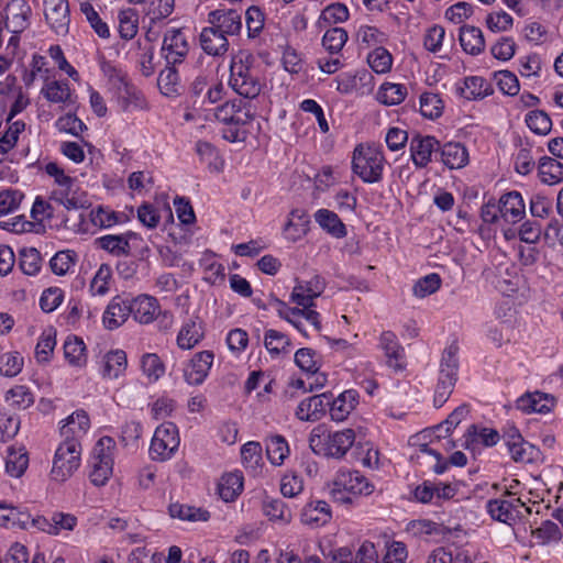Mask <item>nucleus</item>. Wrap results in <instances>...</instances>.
I'll return each instance as SVG.
<instances>
[{"instance_id":"1","label":"nucleus","mask_w":563,"mask_h":563,"mask_svg":"<svg viewBox=\"0 0 563 563\" xmlns=\"http://www.w3.org/2000/svg\"><path fill=\"white\" fill-rule=\"evenodd\" d=\"M355 438L353 429L331 431L327 424L320 423L311 430L308 443L319 456L342 460L353 446Z\"/></svg>"},{"instance_id":"2","label":"nucleus","mask_w":563,"mask_h":563,"mask_svg":"<svg viewBox=\"0 0 563 563\" xmlns=\"http://www.w3.org/2000/svg\"><path fill=\"white\" fill-rule=\"evenodd\" d=\"M254 57L247 51H240L232 56L230 63L229 86L244 99L260 96L263 84L253 67Z\"/></svg>"},{"instance_id":"3","label":"nucleus","mask_w":563,"mask_h":563,"mask_svg":"<svg viewBox=\"0 0 563 563\" xmlns=\"http://www.w3.org/2000/svg\"><path fill=\"white\" fill-rule=\"evenodd\" d=\"M375 486L360 471L341 468L336 472L330 490L334 503L341 506H356L358 498L369 496Z\"/></svg>"},{"instance_id":"4","label":"nucleus","mask_w":563,"mask_h":563,"mask_svg":"<svg viewBox=\"0 0 563 563\" xmlns=\"http://www.w3.org/2000/svg\"><path fill=\"white\" fill-rule=\"evenodd\" d=\"M214 119L223 123L222 136L229 142L243 141L245 133L241 126L249 124L254 119V109L250 101L233 99L213 109Z\"/></svg>"},{"instance_id":"5","label":"nucleus","mask_w":563,"mask_h":563,"mask_svg":"<svg viewBox=\"0 0 563 563\" xmlns=\"http://www.w3.org/2000/svg\"><path fill=\"white\" fill-rule=\"evenodd\" d=\"M385 157L375 145L360 144L354 148L352 170L364 183L375 184L382 180Z\"/></svg>"},{"instance_id":"6","label":"nucleus","mask_w":563,"mask_h":563,"mask_svg":"<svg viewBox=\"0 0 563 563\" xmlns=\"http://www.w3.org/2000/svg\"><path fill=\"white\" fill-rule=\"evenodd\" d=\"M114 441L110 437H102L93 446L89 461V478L95 486H104L112 475L113 457L111 450Z\"/></svg>"},{"instance_id":"7","label":"nucleus","mask_w":563,"mask_h":563,"mask_svg":"<svg viewBox=\"0 0 563 563\" xmlns=\"http://www.w3.org/2000/svg\"><path fill=\"white\" fill-rule=\"evenodd\" d=\"M179 444L177 426L173 422H164L154 431L148 450L150 457L156 462H166L174 457Z\"/></svg>"},{"instance_id":"8","label":"nucleus","mask_w":563,"mask_h":563,"mask_svg":"<svg viewBox=\"0 0 563 563\" xmlns=\"http://www.w3.org/2000/svg\"><path fill=\"white\" fill-rule=\"evenodd\" d=\"M80 465V443L76 440L63 441L55 451L51 476L56 482H65Z\"/></svg>"},{"instance_id":"9","label":"nucleus","mask_w":563,"mask_h":563,"mask_svg":"<svg viewBox=\"0 0 563 563\" xmlns=\"http://www.w3.org/2000/svg\"><path fill=\"white\" fill-rule=\"evenodd\" d=\"M214 354L205 350L197 352L183 368L184 380L190 386H200L205 383L213 365Z\"/></svg>"},{"instance_id":"10","label":"nucleus","mask_w":563,"mask_h":563,"mask_svg":"<svg viewBox=\"0 0 563 563\" xmlns=\"http://www.w3.org/2000/svg\"><path fill=\"white\" fill-rule=\"evenodd\" d=\"M162 52L168 65L183 63L189 52V44L183 29H169L165 32Z\"/></svg>"},{"instance_id":"11","label":"nucleus","mask_w":563,"mask_h":563,"mask_svg":"<svg viewBox=\"0 0 563 563\" xmlns=\"http://www.w3.org/2000/svg\"><path fill=\"white\" fill-rule=\"evenodd\" d=\"M131 317V297L128 295L114 296L106 307L102 314V324L113 331L122 327Z\"/></svg>"},{"instance_id":"12","label":"nucleus","mask_w":563,"mask_h":563,"mask_svg":"<svg viewBox=\"0 0 563 563\" xmlns=\"http://www.w3.org/2000/svg\"><path fill=\"white\" fill-rule=\"evenodd\" d=\"M378 347L383 351L386 365L395 372L406 368V353L397 335L393 331H383L378 339Z\"/></svg>"},{"instance_id":"13","label":"nucleus","mask_w":563,"mask_h":563,"mask_svg":"<svg viewBox=\"0 0 563 563\" xmlns=\"http://www.w3.org/2000/svg\"><path fill=\"white\" fill-rule=\"evenodd\" d=\"M44 15L47 24L57 35L68 33L70 23L68 0H44Z\"/></svg>"},{"instance_id":"14","label":"nucleus","mask_w":563,"mask_h":563,"mask_svg":"<svg viewBox=\"0 0 563 563\" xmlns=\"http://www.w3.org/2000/svg\"><path fill=\"white\" fill-rule=\"evenodd\" d=\"M37 516L19 507L0 503V527L38 531Z\"/></svg>"},{"instance_id":"15","label":"nucleus","mask_w":563,"mask_h":563,"mask_svg":"<svg viewBox=\"0 0 563 563\" xmlns=\"http://www.w3.org/2000/svg\"><path fill=\"white\" fill-rule=\"evenodd\" d=\"M5 29L13 34H21L30 25L32 14L27 0H10L4 9Z\"/></svg>"},{"instance_id":"16","label":"nucleus","mask_w":563,"mask_h":563,"mask_svg":"<svg viewBox=\"0 0 563 563\" xmlns=\"http://www.w3.org/2000/svg\"><path fill=\"white\" fill-rule=\"evenodd\" d=\"M162 313L159 301L147 294L131 297V316L140 324H151Z\"/></svg>"},{"instance_id":"17","label":"nucleus","mask_w":563,"mask_h":563,"mask_svg":"<svg viewBox=\"0 0 563 563\" xmlns=\"http://www.w3.org/2000/svg\"><path fill=\"white\" fill-rule=\"evenodd\" d=\"M330 393H322L302 399L296 409V417L301 421H318L329 411Z\"/></svg>"},{"instance_id":"18","label":"nucleus","mask_w":563,"mask_h":563,"mask_svg":"<svg viewBox=\"0 0 563 563\" xmlns=\"http://www.w3.org/2000/svg\"><path fill=\"white\" fill-rule=\"evenodd\" d=\"M556 405L554 396L542 391H532L521 395L516 400V408L523 413H549Z\"/></svg>"},{"instance_id":"19","label":"nucleus","mask_w":563,"mask_h":563,"mask_svg":"<svg viewBox=\"0 0 563 563\" xmlns=\"http://www.w3.org/2000/svg\"><path fill=\"white\" fill-rule=\"evenodd\" d=\"M112 95L123 112L145 110L148 108L144 93L130 80L121 87H118Z\"/></svg>"},{"instance_id":"20","label":"nucleus","mask_w":563,"mask_h":563,"mask_svg":"<svg viewBox=\"0 0 563 563\" xmlns=\"http://www.w3.org/2000/svg\"><path fill=\"white\" fill-rule=\"evenodd\" d=\"M205 338L203 321L198 314L185 320L178 331L176 343L180 350H191Z\"/></svg>"},{"instance_id":"21","label":"nucleus","mask_w":563,"mask_h":563,"mask_svg":"<svg viewBox=\"0 0 563 563\" xmlns=\"http://www.w3.org/2000/svg\"><path fill=\"white\" fill-rule=\"evenodd\" d=\"M440 148L439 141L430 135H415L410 141V154L413 164L419 167H426L432 159V155Z\"/></svg>"},{"instance_id":"22","label":"nucleus","mask_w":563,"mask_h":563,"mask_svg":"<svg viewBox=\"0 0 563 563\" xmlns=\"http://www.w3.org/2000/svg\"><path fill=\"white\" fill-rule=\"evenodd\" d=\"M324 289L323 279L314 275L307 282L298 283L291 291V301L296 305L310 308L313 306V300L321 295Z\"/></svg>"},{"instance_id":"23","label":"nucleus","mask_w":563,"mask_h":563,"mask_svg":"<svg viewBox=\"0 0 563 563\" xmlns=\"http://www.w3.org/2000/svg\"><path fill=\"white\" fill-rule=\"evenodd\" d=\"M329 415L335 422L344 421L358 404V393L355 389L342 391L336 398L330 394Z\"/></svg>"},{"instance_id":"24","label":"nucleus","mask_w":563,"mask_h":563,"mask_svg":"<svg viewBox=\"0 0 563 563\" xmlns=\"http://www.w3.org/2000/svg\"><path fill=\"white\" fill-rule=\"evenodd\" d=\"M38 531L51 536H58L62 531H73L77 526V518L71 514L54 511L49 518L37 515Z\"/></svg>"},{"instance_id":"25","label":"nucleus","mask_w":563,"mask_h":563,"mask_svg":"<svg viewBox=\"0 0 563 563\" xmlns=\"http://www.w3.org/2000/svg\"><path fill=\"white\" fill-rule=\"evenodd\" d=\"M209 22L224 35H236L242 29V16L233 9H218L208 15Z\"/></svg>"},{"instance_id":"26","label":"nucleus","mask_w":563,"mask_h":563,"mask_svg":"<svg viewBox=\"0 0 563 563\" xmlns=\"http://www.w3.org/2000/svg\"><path fill=\"white\" fill-rule=\"evenodd\" d=\"M199 42L202 51L210 56H222L229 49L227 35L213 25L202 29Z\"/></svg>"},{"instance_id":"27","label":"nucleus","mask_w":563,"mask_h":563,"mask_svg":"<svg viewBox=\"0 0 563 563\" xmlns=\"http://www.w3.org/2000/svg\"><path fill=\"white\" fill-rule=\"evenodd\" d=\"M262 510L271 522L280 527L289 525L292 520L291 508L282 498L266 496L262 501Z\"/></svg>"},{"instance_id":"28","label":"nucleus","mask_w":563,"mask_h":563,"mask_svg":"<svg viewBox=\"0 0 563 563\" xmlns=\"http://www.w3.org/2000/svg\"><path fill=\"white\" fill-rule=\"evenodd\" d=\"M459 95L466 100H483L494 93L492 84L481 76H468L463 85L456 88Z\"/></svg>"},{"instance_id":"29","label":"nucleus","mask_w":563,"mask_h":563,"mask_svg":"<svg viewBox=\"0 0 563 563\" xmlns=\"http://www.w3.org/2000/svg\"><path fill=\"white\" fill-rule=\"evenodd\" d=\"M499 205L501 218L508 223L519 222L526 213L523 198L516 190L504 194L499 199Z\"/></svg>"},{"instance_id":"30","label":"nucleus","mask_w":563,"mask_h":563,"mask_svg":"<svg viewBox=\"0 0 563 563\" xmlns=\"http://www.w3.org/2000/svg\"><path fill=\"white\" fill-rule=\"evenodd\" d=\"M90 427V420L86 411L77 410L66 418L60 427V435L64 441L76 440L80 443V439L86 434Z\"/></svg>"},{"instance_id":"31","label":"nucleus","mask_w":563,"mask_h":563,"mask_svg":"<svg viewBox=\"0 0 563 563\" xmlns=\"http://www.w3.org/2000/svg\"><path fill=\"white\" fill-rule=\"evenodd\" d=\"M332 518L330 505L324 500H314L305 505L301 522L312 528L327 525Z\"/></svg>"},{"instance_id":"32","label":"nucleus","mask_w":563,"mask_h":563,"mask_svg":"<svg viewBox=\"0 0 563 563\" xmlns=\"http://www.w3.org/2000/svg\"><path fill=\"white\" fill-rule=\"evenodd\" d=\"M459 345L452 343L442 353L438 379L456 385L459 379Z\"/></svg>"},{"instance_id":"33","label":"nucleus","mask_w":563,"mask_h":563,"mask_svg":"<svg viewBox=\"0 0 563 563\" xmlns=\"http://www.w3.org/2000/svg\"><path fill=\"white\" fill-rule=\"evenodd\" d=\"M313 219L332 238L343 239L347 234L345 224L334 211L323 208L318 209L313 214Z\"/></svg>"},{"instance_id":"34","label":"nucleus","mask_w":563,"mask_h":563,"mask_svg":"<svg viewBox=\"0 0 563 563\" xmlns=\"http://www.w3.org/2000/svg\"><path fill=\"white\" fill-rule=\"evenodd\" d=\"M441 162L450 169H460L468 163V152L459 142H448L439 148Z\"/></svg>"},{"instance_id":"35","label":"nucleus","mask_w":563,"mask_h":563,"mask_svg":"<svg viewBox=\"0 0 563 563\" xmlns=\"http://www.w3.org/2000/svg\"><path fill=\"white\" fill-rule=\"evenodd\" d=\"M126 365V354L123 350L109 351L101 357L100 373L103 378L115 379L124 373Z\"/></svg>"},{"instance_id":"36","label":"nucleus","mask_w":563,"mask_h":563,"mask_svg":"<svg viewBox=\"0 0 563 563\" xmlns=\"http://www.w3.org/2000/svg\"><path fill=\"white\" fill-rule=\"evenodd\" d=\"M523 506L520 498L493 499L487 503V511L493 519L507 523L515 518L518 508Z\"/></svg>"},{"instance_id":"37","label":"nucleus","mask_w":563,"mask_h":563,"mask_svg":"<svg viewBox=\"0 0 563 563\" xmlns=\"http://www.w3.org/2000/svg\"><path fill=\"white\" fill-rule=\"evenodd\" d=\"M500 435L497 430L478 424H471L464 434L463 445L466 449H470L476 443H482L485 446H494L498 443Z\"/></svg>"},{"instance_id":"38","label":"nucleus","mask_w":563,"mask_h":563,"mask_svg":"<svg viewBox=\"0 0 563 563\" xmlns=\"http://www.w3.org/2000/svg\"><path fill=\"white\" fill-rule=\"evenodd\" d=\"M137 234L129 231L125 234H107L100 236L97 242L100 249L109 252L114 256L129 255L131 246L130 239L136 238Z\"/></svg>"},{"instance_id":"39","label":"nucleus","mask_w":563,"mask_h":563,"mask_svg":"<svg viewBox=\"0 0 563 563\" xmlns=\"http://www.w3.org/2000/svg\"><path fill=\"white\" fill-rule=\"evenodd\" d=\"M459 37L463 51L470 55L476 56L485 48L483 32L476 26L463 25Z\"/></svg>"},{"instance_id":"40","label":"nucleus","mask_w":563,"mask_h":563,"mask_svg":"<svg viewBox=\"0 0 563 563\" xmlns=\"http://www.w3.org/2000/svg\"><path fill=\"white\" fill-rule=\"evenodd\" d=\"M132 4H143V12L152 22L169 16L175 8V0H129Z\"/></svg>"},{"instance_id":"41","label":"nucleus","mask_w":563,"mask_h":563,"mask_svg":"<svg viewBox=\"0 0 563 563\" xmlns=\"http://www.w3.org/2000/svg\"><path fill=\"white\" fill-rule=\"evenodd\" d=\"M377 558L375 545L369 541H365L356 551L353 561L351 559V552L341 549L339 556H334L333 563H378Z\"/></svg>"},{"instance_id":"42","label":"nucleus","mask_w":563,"mask_h":563,"mask_svg":"<svg viewBox=\"0 0 563 563\" xmlns=\"http://www.w3.org/2000/svg\"><path fill=\"white\" fill-rule=\"evenodd\" d=\"M4 401L10 408L25 410L34 405L35 397L27 386L15 385L5 391Z\"/></svg>"},{"instance_id":"43","label":"nucleus","mask_w":563,"mask_h":563,"mask_svg":"<svg viewBox=\"0 0 563 563\" xmlns=\"http://www.w3.org/2000/svg\"><path fill=\"white\" fill-rule=\"evenodd\" d=\"M539 178L541 183L552 186L563 181V164L555 158L543 156L539 161Z\"/></svg>"},{"instance_id":"44","label":"nucleus","mask_w":563,"mask_h":563,"mask_svg":"<svg viewBox=\"0 0 563 563\" xmlns=\"http://www.w3.org/2000/svg\"><path fill=\"white\" fill-rule=\"evenodd\" d=\"M43 96L53 103L73 104V93L69 84L65 80H54L42 89Z\"/></svg>"},{"instance_id":"45","label":"nucleus","mask_w":563,"mask_h":563,"mask_svg":"<svg viewBox=\"0 0 563 563\" xmlns=\"http://www.w3.org/2000/svg\"><path fill=\"white\" fill-rule=\"evenodd\" d=\"M406 531L415 538L427 539L432 536H443L445 527L430 519H416L407 523Z\"/></svg>"},{"instance_id":"46","label":"nucleus","mask_w":563,"mask_h":563,"mask_svg":"<svg viewBox=\"0 0 563 563\" xmlns=\"http://www.w3.org/2000/svg\"><path fill=\"white\" fill-rule=\"evenodd\" d=\"M289 453L288 442L283 435L275 434L266 439V455L273 465H282Z\"/></svg>"},{"instance_id":"47","label":"nucleus","mask_w":563,"mask_h":563,"mask_svg":"<svg viewBox=\"0 0 563 563\" xmlns=\"http://www.w3.org/2000/svg\"><path fill=\"white\" fill-rule=\"evenodd\" d=\"M508 451L511 459L517 463L533 464L542 461L541 450L526 440L520 443H512V448Z\"/></svg>"},{"instance_id":"48","label":"nucleus","mask_w":563,"mask_h":563,"mask_svg":"<svg viewBox=\"0 0 563 563\" xmlns=\"http://www.w3.org/2000/svg\"><path fill=\"white\" fill-rule=\"evenodd\" d=\"M168 512L172 518L191 522L208 521L210 518L209 511L179 503H172Z\"/></svg>"},{"instance_id":"49","label":"nucleus","mask_w":563,"mask_h":563,"mask_svg":"<svg viewBox=\"0 0 563 563\" xmlns=\"http://www.w3.org/2000/svg\"><path fill=\"white\" fill-rule=\"evenodd\" d=\"M264 346L272 356H277L282 353H289L291 342L285 333L268 329L264 334Z\"/></svg>"},{"instance_id":"50","label":"nucleus","mask_w":563,"mask_h":563,"mask_svg":"<svg viewBox=\"0 0 563 563\" xmlns=\"http://www.w3.org/2000/svg\"><path fill=\"white\" fill-rule=\"evenodd\" d=\"M174 66L175 65L167 64V66L159 73L157 78V86L161 92L167 97L179 95L180 78Z\"/></svg>"},{"instance_id":"51","label":"nucleus","mask_w":563,"mask_h":563,"mask_svg":"<svg viewBox=\"0 0 563 563\" xmlns=\"http://www.w3.org/2000/svg\"><path fill=\"white\" fill-rule=\"evenodd\" d=\"M219 495L224 501H232L243 489V477L239 473H228L221 477Z\"/></svg>"},{"instance_id":"52","label":"nucleus","mask_w":563,"mask_h":563,"mask_svg":"<svg viewBox=\"0 0 563 563\" xmlns=\"http://www.w3.org/2000/svg\"><path fill=\"white\" fill-rule=\"evenodd\" d=\"M29 465L27 452L24 449H10L5 456V472L15 478L21 477Z\"/></svg>"},{"instance_id":"53","label":"nucleus","mask_w":563,"mask_h":563,"mask_svg":"<svg viewBox=\"0 0 563 563\" xmlns=\"http://www.w3.org/2000/svg\"><path fill=\"white\" fill-rule=\"evenodd\" d=\"M86 345L78 336H69L64 343V356L73 366H82L86 364Z\"/></svg>"},{"instance_id":"54","label":"nucleus","mask_w":563,"mask_h":563,"mask_svg":"<svg viewBox=\"0 0 563 563\" xmlns=\"http://www.w3.org/2000/svg\"><path fill=\"white\" fill-rule=\"evenodd\" d=\"M407 96V88L401 84L385 82L380 86L377 99L386 106L401 103Z\"/></svg>"},{"instance_id":"55","label":"nucleus","mask_w":563,"mask_h":563,"mask_svg":"<svg viewBox=\"0 0 563 563\" xmlns=\"http://www.w3.org/2000/svg\"><path fill=\"white\" fill-rule=\"evenodd\" d=\"M444 104L439 95L423 92L420 96V112L424 118L434 120L442 115Z\"/></svg>"},{"instance_id":"56","label":"nucleus","mask_w":563,"mask_h":563,"mask_svg":"<svg viewBox=\"0 0 563 563\" xmlns=\"http://www.w3.org/2000/svg\"><path fill=\"white\" fill-rule=\"evenodd\" d=\"M527 126L536 134L547 135L552 129V120L543 110H532L526 114Z\"/></svg>"},{"instance_id":"57","label":"nucleus","mask_w":563,"mask_h":563,"mask_svg":"<svg viewBox=\"0 0 563 563\" xmlns=\"http://www.w3.org/2000/svg\"><path fill=\"white\" fill-rule=\"evenodd\" d=\"M19 265L25 275H36L42 265V257L35 247H25L20 251Z\"/></svg>"},{"instance_id":"58","label":"nucleus","mask_w":563,"mask_h":563,"mask_svg":"<svg viewBox=\"0 0 563 563\" xmlns=\"http://www.w3.org/2000/svg\"><path fill=\"white\" fill-rule=\"evenodd\" d=\"M100 69L103 76L107 77L112 92L130 80L126 71L110 60L103 59L100 63Z\"/></svg>"},{"instance_id":"59","label":"nucleus","mask_w":563,"mask_h":563,"mask_svg":"<svg viewBox=\"0 0 563 563\" xmlns=\"http://www.w3.org/2000/svg\"><path fill=\"white\" fill-rule=\"evenodd\" d=\"M367 63L376 74H386L391 68L393 56L386 48L379 46L367 55Z\"/></svg>"},{"instance_id":"60","label":"nucleus","mask_w":563,"mask_h":563,"mask_svg":"<svg viewBox=\"0 0 563 563\" xmlns=\"http://www.w3.org/2000/svg\"><path fill=\"white\" fill-rule=\"evenodd\" d=\"M347 37V32L343 27L329 29L322 37V46L330 54H336L343 48Z\"/></svg>"},{"instance_id":"61","label":"nucleus","mask_w":563,"mask_h":563,"mask_svg":"<svg viewBox=\"0 0 563 563\" xmlns=\"http://www.w3.org/2000/svg\"><path fill=\"white\" fill-rule=\"evenodd\" d=\"M440 287L441 277L437 273H431L415 283L412 292L418 298H426L437 292Z\"/></svg>"},{"instance_id":"62","label":"nucleus","mask_w":563,"mask_h":563,"mask_svg":"<svg viewBox=\"0 0 563 563\" xmlns=\"http://www.w3.org/2000/svg\"><path fill=\"white\" fill-rule=\"evenodd\" d=\"M80 11L85 14L90 26L100 37L108 38L110 36L107 23L101 20L98 12L89 1L80 2Z\"/></svg>"},{"instance_id":"63","label":"nucleus","mask_w":563,"mask_h":563,"mask_svg":"<svg viewBox=\"0 0 563 563\" xmlns=\"http://www.w3.org/2000/svg\"><path fill=\"white\" fill-rule=\"evenodd\" d=\"M20 423L19 416L0 410V441L7 442L13 439L19 432Z\"/></svg>"},{"instance_id":"64","label":"nucleus","mask_w":563,"mask_h":563,"mask_svg":"<svg viewBox=\"0 0 563 563\" xmlns=\"http://www.w3.org/2000/svg\"><path fill=\"white\" fill-rule=\"evenodd\" d=\"M76 254L73 251H59L49 261V266L55 275L63 276L75 266Z\"/></svg>"}]
</instances>
